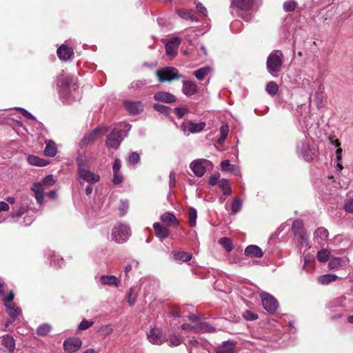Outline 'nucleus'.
I'll list each match as a JSON object with an SVG mask.
<instances>
[{"instance_id": "obj_32", "label": "nucleus", "mask_w": 353, "mask_h": 353, "mask_svg": "<svg viewBox=\"0 0 353 353\" xmlns=\"http://www.w3.org/2000/svg\"><path fill=\"white\" fill-rule=\"evenodd\" d=\"M345 264V259L341 257H334L330 259L329 262V268L331 270H336Z\"/></svg>"}, {"instance_id": "obj_26", "label": "nucleus", "mask_w": 353, "mask_h": 353, "mask_svg": "<svg viewBox=\"0 0 353 353\" xmlns=\"http://www.w3.org/2000/svg\"><path fill=\"white\" fill-rule=\"evenodd\" d=\"M100 282L102 285L118 286L120 281L115 276L102 275L100 277Z\"/></svg>"}, {"instance_id": "obj_28", "label": "nucleus", "mask_w": 353, "mask_h": 353, "mask_svg": "<svg viewBox=\"0 0 353 353\" xmlns=\"http://www.w3.org/2000/svg\"><path fill=\"white\" fill-rule=\"evenodd\" d=\"M27 161L29 164L35 166L43 167L48 164V161L43 159L34 155H29L27 158Z\"/></svg>"}, {"instance_id": "obj_25", "label": "nucleus", "mask_w": 353, "mask_h": 353, "mask_svg": "<svg viewBox=\"0 0 353 353\" xmlns=\"http://www.w3.org/2000/svg\"><path fill=\"white\" fill-rule=\"evenodd\" d=\"M235 343L233 341H225L217 347L216 353H234Z\"/></svg>"}, {"instance_id": "obj_61", "label": "nucleus", "mask_w": 353, "mask_h": 353, "mask_svg": "<svg viewBox=\"0 0 353 353\" xmlns=\"http://www.w3.org/2000/svg\"><path fill=\"white\" fill-rule=\"evenodd\" d=\"M188 112V109L185 108H174V113L179 118H182Z\"/></svg>"}, {"instance_id": "obj_18", "label": "nucleus", "mask_w": 353, "mask_h": 353, "mask_svg": "<svg viewBox=\"0 0 353 353\" xmlns=\"http://www.w3.org/2000/svg\"><path fill=\"white\" fill-rule=\"evenodd\" d=\"M124 105L127 111L132 114H138L143 110V105L139 101H126L124 102Z\"/></svg>"}, {"instance_id": "obj_45", "label": "nucleus", "mask_w": 353, "mask_h": 353, "mask_svg": "<svg viewBox=\"0 0 353 353\" xmlns=\"http://www.w3.org/2000/svg\"><path fill=\"white\" fill-rule=\"evenodd\" d=\"M177 14L183 19H190L192 21H197L196 17L192 13L185 10H179L177 11Z\"/></svg>"}, {"instance_id": "obj_57", "label": "nucleus", "mask_w": 353, "mask_h": 353, "mask_svg": "<svg viewBox=\"0 0 353 353\" xmlns=\"http://www.w3.org/2000/svg\"><path fill=\"white\" fill-rule=\"evenodd\" d=\"M283 8L285 11H293L296 8V3L294 1H288L284 3Z\"/></svg>"}, {"instance_id": "obj_47", "label": "nucleus", "mask_w": 353, "mask_h": 353, "mask_svg": "<svg viewBox=\"0 0 353 353\" xmlns=\"http://www.w3.org/2000/svg\"><path fill=\"white\" fill-rule=\"evenodd\" d=\"M128 208L129 202L128 201H121L119 208L120 216H123L124 215H125Z\"/></svg>"}, {"instance_id": "obj_62", "label": "nucleus", "mask_w": 353, "mask_h": 353, "mask_svg": "<svg viewBox=\"0 0 353 353\" xmlns=\"http://www.w3.org/2000/svg\"><path fill=\"white\" fill-rule=\"evenodd\" d=\"M123 181V176L120 172H114L113 183L114 184L118 185Z\"/></svg>"}, {"instance_id": "obj_52", "label": "nucleus", "mask_w": 353, "mask_h": 353, "mask_svg": "<svg viewBox=\"0 0 353 353\" xmlns=\"http://www.w3.org/2000/svg\"><path fill=\"white\" fill-rule=\"evenodd\" d=\"M242 206L241 201L238 199H235L231 205L232 211L234 214H236L239 211H240Z\"/></svg>"}, {"instance_id": "obj_33", "label": "nucleus", "mask_w": 353, "mask_h": 353, "mask_svg": "<svg viewBox=\"0 0 353 353\" xmlns=\"http://www.w3.org/2000/svg\"><path fill=\"white\" fill-rule=\"evenodd\" d=\"M338 276L334 274H327L318 277V281L322 285H327L337 279Z\"/></svg>"}, {"instance_id": "obj_55", "label": "nucleus", "mask_w": 353, "mask_h": 353, "mask_svg": "<svg viewBox=\"0 0 353 353\" xmlns=\"http://www.w3.org/2000/svg\"><path fill=\"white\" fill-rule=\"evenodd\" d=\"M219 178H220L219 173L217 172V173L214 174L209 178V181H208L209 184L211 186H214L215 185H219V182L220 180Z\"/></svg>"}, {"instance_id": "obj_56", "label": "nucleus", "mask_w": 353, "mask_h": 353, "mask_svg": "<svg viewBox=\"0 0 353 353\" xmlns=\"http://www.w3.org/2000/svg\"><path fill=\"white\" fill-rule=\"evenodd\" d=\"M27 210H28V206L25 205H22L20 206L19 209L17 211L12 212L11 214V216L12 217L20 216L22 214H23L25 213V212L27 211Z\"/></svg>"}, {"instance_id": "obj_64", "label": "nucleus", "mask_w": 353, "mask_h": 353, "mask_svg": "<svg viewBox=\"0 0 353 353\" xmlns=\"http://www.w3.org/2000/svg\"><path fill=\"white\" fill-rule=\"evenodd\" d=\"M102 332H103L105 335H109L113 332V328L110 325H106L101 328Z\"/></svg>"}, {"instance_id": "obj_27", "label": "nucleus", "mask_w": 353, "mask_h": 353, "mask_svg": "<svg viewBox=\"0 0 353 353\" xmlns=\"http://www.w3.org/2000/svg\"><path fill=\"white\" fill-rule=\"evenodd\" d=\"M189 353H210L204 347L199 344L196 340H190Z\"/></svg>"}, {"instance_id": "obj_7", "label": "nucleus", "mask_w": 353, "mask_h": 353, "mask_svg": "<svg viewBox=\"0 0 353 353\" xmlns=\"http://www.w3.org/2000/svg\"><path fill=\"white\" fill-rule=\"evenodd\" d=\"M107 131L106 128H97L92 131L85 134L79 142L81 148H85L92 143L95 140L102 137Z\"/></svg>"}, {"instance_id": "obj_2", "label": "nucleus", "mask_w": 353, "mask_h": 353, "mask_svg": "<svg viewBox=\"0 0 353 353\" xmlns=\"http://www.w3.org/2000/svg\"><path fill=\"white\" fill-rule=\"evenodd\" d=\"M283 63V54L281 50H273L268 57L266 66L270 74L273 77L279 76Z\"/></svg>"}, {"instance_id": "obj_3", "label": "nucleus", "mask_w": 353, "mask_h": 353, "mask_svg": "<svg viewBox=\"0 0 353 353\" xmlns=\"http://www.w3.org/2000/svg\"><path fill=\"white\" fill-rule=\"evenodd\" d=\"M78 163V174L79 177V183L82 185V180L90 184L98 182L100 176L98 174L91 172L88 165L84 162L83 157L77 158Z\"/></svg>"}, {"instance_id": "obj_23", "label": "nucleus", "mask_w": 353, "mask_h": 353, "mask_svg": "<svg viewBox=\"0 0 353 353\" xmlns=\"http://www.w3.org/2000/svg\"><path fill=\"white\" fill-rule=\"evenodd\" d=\"M160 219H161V222H163L168 226L179 225V221L172 212H168L163 214L160 216Z\"/></svg>"}, {"instance_id": "obj_17", "label": "nucleus", "mask_w": 353, "mask_h": 353, "mask_svg": "<svg viewBox=\"0 0 353 353\" xmlns=\"http://www.w3.org/2000/svg\"><path fill=\"white\" fill-rule=\"evenodd\" d=\"M199 88L196 83L192 81H184L183 83V93L186 96H192L198 92Z\"/></svg>"}, {"instance_id": "obj_43", "label": "nucleus", "mask_w": 353, "mask_h": 353, "mask_svg": "<svg viewBox=\"0 0 353 353\" xmlns=\"http://www.w3.org/2000/svg\"><path fill=\"white\" fill-rule=\"evenodd\" d=\"M330 252L326 249H322L317 253V259L320 262H325L328 260Z\"/></svg>"}, {"instance_id": "obj_31", "label": "nucleus", "mask_w": 353, "mask_h": 353, "mask_svg": "<svg viewBox=\"0 0 353 353\" xmlns=\"http://www.w3.org/2000/svg\"><path fill=\"white\" fill-rule=\"evenodd\" d=\"M210 72L211 68L210 66H205L194 71L193 75L199 80H203Z\"/></svg>"}, {"instance_id": "obj_54", "label": "nucleus", "mask_w": 353, "mask_h": 353, "mask_svg": "<svg viewBox=\"0 0 353 353\" xmlns=\"http://www.w3.org/2000/svg\"><path fill=\"white\" fill-rule=\"evenodd\" d=\"M43 185L52 186L55 183V180L52 174L46 176L41 182Z\"/></svg>"}, {"instance_id": "obj_44", "label": "nucleus", "mask_w": 353, "mask_h": 353, "mask_svg": "<svg viewBox=\"0 0 353 353\" xmlns=\"http://www.w3.org/2000/svg\"><path fill=\"white\" fill-rule=\"evenodd\" d=\"M51 330V326L49 324L45 323L41 325L37 330V334L40 336H46Z\"/></svg>"}, {"instance_id": "obj_9", "label": "nucleus", "mask_w": 353, "mask_h": 353, "mask_svg": "<svg viewBox=\"0 0 353 353\" xmlns=\"http://www.w3.org/2000/svg\"><path fill=\"white\" fill-rule=\"evenodd\" d=\"M263 308L270 313H274L278 308L279 304L276 299L267 292L260 294Z\"/></svg>"}, {"instance_id": "obj_63", "label": "nucleus", "mask_w": 353, "mask_h": 353, "mask_svg": "<svg viewBox=\"0 0 353 353\" xmlns=\"http://www.w3.org/2000/svg\"><path fill=\"white\" fill-rule=\"evenodd\" d=\"M196 10L199 12L201 13L203 16L206 17L208 14L207 9L200 2L196 4Z\"/></svg>"}, {"instance_id": "obj_36", "label": "nucleus", "mask_w": 353, "mask_h": 353, "mask_svg": "<svg viewBox=\"0 0 353 353\" xmlns=\"http://www.w3.org/2000/svg\"><path fill=\"white\" fill-rule=\"evenodd\" d=\"M219 243L221 245L225 250L230 252L233 249V243L232 240L228 237H222L219 239Z\"/></svg>"}, {"instance_id": "obj_15", "label": "nucleus", "mask_w": 353, "mask_h": 353, "mask_svg": "<svg viewBox=\"0 0 353 353\" xmlns=\"http://www.w3.org/2000/svg\"><path fill=\"white\" fill-rule=\"evenodd\" d=\"M73 54V49L66 45L63 44L57 49V55L62 61H68L70 59Z\"/></svg>"}, {"instance_id": "obj_34", "label": "nucleus", "mask_w": 353, "mask_h": 353, "mask_svg": "<svg viewBox=\"0 0 353 353\" xmlns=\"http://www.w3.org/2000/svg\"><path fill=\"white\" fill-rule=\"evenodd\" d=\"M219 187L221 189L223 193L225 195H229L232 193V189L230 182L228 179H221L219 182Z\"/></svg>"}, {"instance_id": "obj_20", "label": "nucleus", "mask_w": 353, "mask_h": 353, "mask_svg": "<svg viewBox=\"0 0 353 353\" xmlns=\"http://www.w3.org/2000/svg\"><path fill=\"white\" fill-rule=\"evenodd\" d=\"M1 343L8 352L12 353L14 351L15 342L12 336L8 334L3 336Z\"/></svg>"}, {"instance_id": "obj_51", "label": "nucleus", "mask_w": 353, "mask_h": 353, "mask_svg": "<svg viewBox=\"0 0 353 353\" xmlns=\"http://www.w3.org/2000/svg\"><path fill=\"white\" fill-rule=\"evenodd\" d=\"M94 324V321H88L86 319H83L82 321L80 323L78 330H85L92 326Z\"/></svg>"}, {"instance_id": "obj_11", "label": "nucleus", "mask_w": 353, "mask_h": 353, "mask_svg": "<svg viewBox=\"0 0 353 353\" xmlns=\"http://www.w3.org/2000/svg\"><path fill=\"white\" fill-rule=\"evenodd\" d=\"M206 124L205 122L194 123L192 121H185L181 125V128L185 134L190 133H197L203 131Z\"/></svg>"}, {"instance_id": "obj_6", "label": "nucleus", "mask_w": 353, "mask_h": 353, "mask_svg": "<svg viewBox=\"0 0 353 353\" xmlns=\"http://www.w3.org/2000/svg\"><path fill=\"white\" fill-rule=\"evenodd\" d=\"M156 74L159 82L171 81L172 80L179 79L182 76L179 73L176 68L174 67H167L163 69L157 70Z\"/></svg>"}, {"instance_id": "obj_58", "label": "nucleus", "mask_w": 353, "mask_h": 353, "mask_svg": "<svg viewBox=\"0 0 353 353\" xmlns=\"http://www.w3.org/2000/svg\"><path fill=\"white\" fill-rule=\"evenodd\" d=\"M344 209L349 213H353V198H350L345 201Z\"/></svg>"}, {"instance_id": "obj_42", "label": "nucleus", "mask_w": 353, "mask_h": 353, "mask_svg": "<svg viewBox=\"0 0 353 353\" xmlns=\"http://www.w3.org/2000/svg\"><path fill=\"white\" fill-rule=\"evenodd\" d=\"M197 329L202 332H213L215 331L214 327L206 322L200 323Z\"/></svg>"}, {"instance_id": "obj_41", "label": "nucleus", "mask_w": 353, "mask_h": 353, "mask_svg": "<svg viewBox=\"0 0 353 353\" xmlns=\"http://www.w3.org/2000/svg\"><path fill=\"white\" fill-rule=\"evenodd\" d=\"M5 305L7 307L8 312L10 317L15 318L18 316L19 310L17 307H16L14 305L8 304L7 303H5Z\"/></svg>"}, {"instance_id": "obj_40", "label": "nucleus", "mask_w": 353, "mask_h": 353, "mask_svg": "<svg viewBox=\"0 0 353 353\" xmlns=\"http://www.w3.org/2000/svg\"><path fill=\"white\" fill-rule=\"evenodd\" d=\"M324 98L325 94L321 90H318L315 92L314 99L318 108H321L323 106Z\"/></svg>"}, {"instance_id": "obj_29", "label": "nucleus", "mask_w": 353, "mask_h": 353, "mask_svg": "<svg viewBox=\"0 0 353 353\" xmlns=\"http://www.w3.org/2000/svg\"><path fill=\"white\" fill-rule=\"evenodd\" d=\"M253 0H233L232 3L241 10H248L252 6Z\"/></svg>"}, {"instance_id": "obj_16", "label": "nucleus", "mask_w": 353, "mask_h": 353, "mask_svg": "<svg viewBox=\"0 0 353 353\" xmlns=\"http://www.w3.org/2000/svg\"><path fill=\"white\" fill-rule=\"evenodd\" d=\"M181 43L179 37L172 38L165 45L166 53L171 56H175L178 52V48Z\"/></svg>"}, {"instance_id": "obj_1", "label": "nucleus", "mask_w": 353, "mask_h": 353, "mask_svg": "<svg viewBox=\"0 0 353 353\" xmlns=\"http://www.w3.org/2000/svg\"><path fill=\"white\" fill-rule=\"evenodd\" d=\"M59 94L63 103L71 104L81 99V92L72 77L66 76L59 80Z\"/></svg>"}, {"instance_id": "obj_59", "label": "nucleus", "mask_w": 353, "mask_h": 353, "mask_svg": "<svg viewBox=\"0 0 353 353\" xmlns=\"http://www.w3.org/2000/svg\"><path fill=\"white\" fill-rule=\"evenodd\" d=\"M342 149L341 148H338L336 151V160H337V166L339 168L340 170L343 169V166L341 165V154H342Z\"/></svg>"}, {"instance_id": "obj_39", "label": "nucleus", "mask_w": 353, "mask_h": 353, "mask_svg": "<svg viewBox=\"0 0 353 353\" xmlns=\"http://www.w3.org/2000/svg\"><path fill=\"white\" fill-rule=\"evenodd\" d=\"M266 91L271 96H274L279 91V86L274 81H270L266 85Z\"/></svg>"}, {"instance_id": "obj_19", "label": "nucleus", "mask_w": 353, "mask_h": 353, "mask_svg": "<svg viewBox=\"0 0 353 353\" xmlns=\"http://www.w3.org/2000/svg\"><path fill=\"white\" fill-rule=\"evenodd\" d=\"M31 190L35 194V198H36L37 203L39 204H42V203L43 201V198H44L43 192L45 190L44 185H43V183L41 182L37 183H34L31 188Z\"/></svg>"}, {"instance_id": "obj_5", "label": "nucleus", "mask_w": 353, "mask_h": 353, "mask_svg": "<svg viewBox=\"0 0 353 353\" xmlns=\"http://www.w3.org/2000/svg\"><path fill=\"white\" fill-rule=\"evenodd\" d=\"M292 230L298 243L303 247H307V235L303 228V221L299 219L295 220L292 223Z\"/></svg>"}, {"instance_id": "obj_38", "label": "nucleus", "mask_w": 353, "mask_h": 353, "mask_svg": "<svg viewBox=\"0 0 353 353\" xmlns=\"http://www.w3.org/2000/svg\"><path fill=\"white\" fill-rule=\"evenodd\" d=\"M189 225L190 227H194L196 223L197 212L196 210L190 208L188 212Z\"/></svg>"}, {"instance_id": "obj_46", "label": "nucleus", "mask_w": 353, "mask_h": 353, "mask_svg": "<svg viewBox=\"0 0 353 353\" xmlns=\"http://www.w3.org/2000/svg\"><path fill=\"white\" fill-rule=\"evenodd\" d=\"M165 341H168L170 346H178L182 341L181 339L176 335H170Z\"/></svg>"}, {"instance_id": "obj_24", "label": "nucleus", "mask_w": 353, "mask_h": 353, "mask_svg": "<svg viewBox=\"0 0 353 353\" xmlns=\"http://www.w3.org/2000/svg\"><path fill=\"white\" fill-rule=\"evenodd\" d=\"M153 228L155 230L156 236L161 240L165 239L169 236V230L167 228L162 226L159 223H154L153 224Z\"/></svg>"}, {"instance_id": "obj_21", "label": "nucleus", "mask_w": 353, "mask_h": 353, "mask_svg": "<svg viewBox=\"0 0 353 353\" xmlns=\"http://www.w3.org/2000/svg\"><path fill=\"white\" fill-rule=\"evenodd\" d=\"M154 99L156 101L165 102V103H172L175 101V97L167 92H158L154 96Z\"/></svg>"}, {"instance_id": "obj_35", "label": "nucleus", "mask_w": 353, "mask_h": 353, "mask_svg": "<svg viewBox=\"0 0 353 353\" xmlns=\"http://www.w3.org/2000/svg\"><path fill=\"white\" fill-rule=\"evenodd\" d=\"M220 131V137L217 140V144L221 145L224 143L225 139L228 137L229 132V127L228 125H222L219 129Z\"/></svg>"}, {"instance_id": "obj_4", "label": "nucleus", "mask_w": 353, "mask_h": 353, "mask_svg": "<svg viewBox=\"0 0 353 353\" xmlns=\"http://www.w3.org/2000/svg\"><path fill=\"white\" fill-rule=\"evenodd\" d=\"M131 236V230L128 225L117 223L114 226L111 233L112 240L118 243L125 242Z\"/></svg>"}, {"instance_id": "obj_10", "label": "nucleus", "mask_w": 353, "mask_h": 353, "mask_svg": "<svg viewBox=\"0 0 353 353\" xmlns=\"http://www.w3.org/2000/svg\"><path fill=\"white\" fill-rule=\"evenodd\" d=\"M211 164V162L206 159H196L193 161L190 168L194 174L199 177H201L204 175L206 168Z\"/></svg>"}, {"instance_id": "obj_48", "label": "nucleus", "mask_w": 353, "mask_h": 353, "mask_svg": "<svg viewBox=\"0 0 353 353\" xmlns=\"http://www.w3.org/2000/svg\"><path fill=\"white\" fill-rule=\"evenodd\" d=\"M221 170L224 172H234L235 165H231L229 160L223 161L221 163Z\"/></svg>"}, {"instance_id": "obj_49", "label": "nucleus", "mask_w": 353, "mask_h": 353, "mask_svg": "<svg viewBox=\"0 0 353 353\" xmlns=\"http://www.w3.org/2000/svg\"><path fill=\"white\" fill-rule=\"evenodd\" d=\"M243 317L247 321H254L258 319V314L250 310H245L242 313Z\"/></svg>"}, {"instance_id": "obj_50", "label": "nucleus", "mask_w": 353, "mask_h": 353, "mask_svg": "<svg viewBox=\"0 0 353 353\" xmlns=\"http://www.w3.org/2000/svg\"><path fill=\"white\" fill-rule=\"evenodd\" d=\"M137 293L134 288H131L128 295V301L130 305H133L136 301Z\"/></svg>"}, {"instance_id": "obj_22", "label": "nucleus", "mask_w": 353, "mask_h": 353, "mask_svg": "<svg viewBox=\"0 0 353 353\" xmlns=\"http://www.w3.org/2000/svg\"><path fill=\"white\" fill-rule=\"evenodd\" d=\"M245 254L250 257L261 258L263 255L262 250L257 245H248L245 250Z\"/></svg>"}, {"instance_id": "obj_8", "label": "nucleus", "mask_w": 353, "mask_h": 353, "mask_svg": "<svg viewBox=\"0 0 353 353\" xmlns=\"http://www.w3.org/2000/svg\"><path fill=\"white\" fill-rule=\"evenodd\" d=\"M122 130L114 128L107 136L105 141L106 146L108 148L117 149L123 140Z\"/></svg>"}, {"instance_id": "obj_37", "label": "nucleus", "mask_w": 353, "mask_h": 353, "mask_svg": "<svg viewBox=\"0 0 353 353\" xmlns=\"http://www.w3.org/2000/svg\"><path fill=\"white\" fill-rule=\"evenodd\" d=\"M174 259L177 261L187 262L191 260L192 256L189 252H177L174 254Z\"/></svg>"}, {"instance_id": "obj_53", "label": "nucleus", "mask_w": 353, "mask_h": 353, "mask_svg": "<svg viewBox=\"0 0 353 353\" xmlns=\"http://www.w3.org/2000/svg\"><path fill=\"white\" fill-rule=\"evenodd\" d=\"M140 161V157L139 154L137 152H132L130 154L128 157V162L130 164H135L139 162Z\"/></svg>"}, {"instance_id": "obj_14", "label": "nucleus", "mask_w": 353, "mask_h": 353, "mask_svg": "<svg viewBox=\"0 0 353 353\" xmlns=\"http://www.w3.org/2000/svg\"><path fill=\"white\" fill-rule=\"evenodd\" d=\"M329 232L327 230L323 227L318 228L314 233V243L323 246L328 239Z\"/></svg>"}, {"instance_id": "obj_30", "label": "nucleus", "mask_w": 353, "mask_h": 353, "mask_svg": "<svg viewBox=\"0 0 353 353\" xmlns=\"http://www.w3.org/2000/svg\"><path fill=\"white\" fill-rule=\"evenodd\" d=\"M46 148L44 150L45 155L48 157H54L57 154L56 144L52 141H46Z\"/></svg>"}, {"instance_id": "obj_12", "label": "nucleus", "mask_w": 353, "mask_h": 353, "mask_svg": "<svg viewBox=\"0 0 353 353\" xmlns=\"http://www.w3.org/2000/svg\"><path fill=\"white\" fill-rule=\"evenodd\" d=\"M149 341L154 345H161L165 341V339L162 336L161 329L157 327L151 328L147 333Z\"/></svg>"}, {"instance_id": "obj_13", "label": "nucleus", "mask_w": 353, "mask_h": 353, "mask_svg": "<svg viewBox=\"0 0 353 353\" xmlns=\"http://www.w3.org/2000/svg\"><path fill=\"white\" fill-rule=\"evenodd\" d=\"M81 346L82 341L78 337L70 338L65 340L63 342L64 350L69 353L77 352Z\"/></svg>"}, {"instance_id": "obj_60", "label": "nucleus", "mask_w": 353, "mask_h": 353, "mask_svg": "<svg viewBox=\"0 0 353 353\" xmlns=\"http://www.w3.org/2000/svg\"><path fill=\"white\" fill-rule=\"evenodd\" d=\"M154 108L163 114H168V107L161 105V104H154Z\"/></svg>"}]
</instances>
